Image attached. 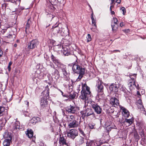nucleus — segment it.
<instances>
[{"label": "nucleus", "instance_id": "37", "mask_svg": "<svg viewBox=\"0 0 146 146\" xmlns=\"http://www.w3.org/2000/svg\"><path fill=\"white\" fill-rule=\"evenodd\" d=\"M10 29V28H7V29H2L1 31V32L3 35H4L5 34V33L6 32L7 33L8 29Z\"/></svg>", "mask_w": 146, "mask_h": 146}, {"label": "nucleus", "instance_id": "63", "mask_svg": "<svg viewBox=\"0 0 146 146\" xmlns=\"http://www.w3.org/2000/svg\"><path fill=\"white\" fill-rule=\"evenodd\" d=\"M119 94H115V97L116 98H118L119 97Z\"/></svg>", "mask_w": 146, "mask_h": 146}, {"label": "nucleus", "instance_id": "59", "mask_svg": "<svg viewBox=\"0 0 146 146\" xmlns=\"http://www.w3.org/2000/svg\"><path fill=\"white\" fill-rule=\"evenodd\" d=\"M40 145L41 146H44V143L42 142H41L40 143Z\"/></svg>", "mask_w": 146, "mask_h": 146}, {"label": "nucleus", "instance_id": "18", "mask_svg": "<svg viewBox=\"0 0 146 146\" xmlns=\"http://www.w3.org/2000/svg\"><path fill=\"white\" fill-rule=\"evenodd\" d=\"M41 121V119L39 117H34L31 119L29 123L34 125L36 123L40 122Z\"/></svg>", "mask_w": 146, "mask_h": 146}, {"label": "nucleus", "instance_id": "40", "mask_svg": "<svg viewBox=\"0 0 146 146\" xmlns=\"http://www.w3.org/2000/svg\"><path fill=\"white\" fill-rule=\"evenodd\" d=\"M91 19L92 21V24H94V25L96 27V28H97V26L96 25V21L95 20L94 18V17H91Z\"/></svg>", "mask_w": 146, "mask_h": 146}, {"label": "nucleus", "instance_id": "51", "mask_svg": "<svg viewBox=\"0 0 146 146\" xmlns=\"http://www.w3.org/2000/svg\"><path fill=\"white\" fill-rule=\"evenodd\" d=\"M3 54V52L0 48V57L2 56Z\"/></svg>", "mask_w": 146, "mask_h": 146}, {"label": "nucleus", "instance_id": "19", "mask_svg": "<svg viewBox=\"0 0 146 146\" xmlns=\"http://www.w3.org/2000/svg\"><path fill=\"white\" fill-rule=\"evenodd\" d=\"M62 52L65 56H68L70 54V50L68 46L63 47Z\"/></svg>", "mask_w": 146, "mask_h": 146}, {"label": "nucleus", "instance_id": "44", "mask_svg": "<svg viewBox=\"0 0 146 146\" xmlns=\"http://www.w3.org/2000/svg\"><path fill=\"white\" fill-rule=\"evenodd\" d=\"M134 136L135 138L137 139H139V137L138 134L136 132H134Z\"/></svg>", "mask_w": 146, "mask_h": 146}, {"label": "nucleus", "instance_id": "15", "mask_svg": "<svg viewBox=\"0 0 146 146\" xmlns=\"http://www.w3.org/2000/svg\"><path fill=\"white\" fill-rule=\"evenodd\" d=\"M58 24H56L52 26V32L54 35H57L60 31L61 28L58 27Z\"/></svg>", "mask_w": 146, "mask_h": 146}, {"label": "nucleus", "instance_id": "58", "mask_svg": "<svg viewBox=\"0 0 146 146\" xmlns=\"http://www.w3.org/2000/svg\"><path fill=\"white\" fill-rule=\"evenodd\" d=\"M113 52H120V51L119 50H113Z\"/></svg>", "mask_w": 146, "mask_h": 146}, {"label": "nucleus", "instance_id": "2", "mask_svg": "<svg viewBox=\"0 0 146 146\" xmlns=\"http://www.w3.org/2000/svg\"><path fill=\"white\" fill-rule=\"evenodd\" d=\"M82 89L81 91V95L80 96V99L84 101L85 102L88 99L91 92L90 90V88L86 83L82 84Z\"/></svg>", "mask_w": 146, "mask_h": 146}, {"label": "nucleus", "instance_id": "54", "mask_svg": "<svg viewBox=\"0 0 146 146\" xmlns=\"http://www.w3.org/2000/svg\"><path fill=\"white\" fill-rule=\"evenodd\" d=\"M114 7V5H111L110 7V11H111L112 10V8Z\"/></svg>", "mask_w": 146, "mask_h": 146}, {"label": "nucleus", "instance_id": "3", "mask_svg": "<svg viewBox=\"0 0 146 146\" xmlns=\"http://www.w3.org/2000/svg\"><path fill=\"white\" fill-rule=\"evenodd\" d=\"M72 70L74 73L79 74L76 81L80 80L85 74V69L77 64H74L72 67Z\"/></svg>", "mask_w": 146, "mask_h": 146}, {"label": "nucleus", "instance_id": "64", "mask_svg": "<svg viewBox=\"0 0 146 146\" xmlns=\"http://www.w3.org/2000/svg\"><path fill=\"white\" fill-rule=\"evenodd\" d=\"M12 64V62L11 61L9 63L8 66H11V65Z\"/></svg>", "mask_w": 146, "mask_h": 146}, {"label": "nucleus", "instance_id": "49", "mask_svg": "<svg viewBox=\"0 0 146 146\" xmlns=\"http://www.w3.org/2000/svg\"><path fill=\"white\" fill-rule=\"evenodd\" d=\"M23 114L25 115V116H27L29 114V113L27 111H24L23 112Z\"/></svg>", "mask_w": 146, "mask_h": 146}, {"label": "nucleus", "instance_id": "31", "mask_svg": "<svg viewBox=\"0 0 146 146\" xmlns=\"http://www.w3.org/2000/svg\"><path fill=\"white\" fill-rule=\"evenodd\" d=\"M131 80H132V81L133 82V86H135L137 90H139L140 89L139 86L138 84H137V85H136L135 83L136 80L135 79V78H133Z\"/></svg>", "mask_w": 146, "mask_h": 146}, {"label": "nucleus", "instance_id": "21", "mask_svg": "<svg viewBox=\"0 0 146 146\" xmlns=\"http://www.w3.org/2000/svg\"><path fill=\"white\" fill-rule=\"evenodd\" d=\"M109 89L111 91H113L117 92L118 90V87L116 84H112L109 87Z\"/></svg>", "mask_w": 146, "mask_h": 146}, {"label": "nucleus", "instance_id": "46", "mask_svg": "<svg viewBox=\"0 0 146 146\" xmlns=\"http://www.w3.org/2000/svg\"><path fill=\"white\" fill-rule=\"evenodd\" d=\"M113 19L114 23L117 25H118V20L117 19L116 17H115L113 18Z\"/></svg>", "mask_w": 146, "mask_h": 146}, {"label": "nucleus", "instance_id": "24", "mask_svg": "<svg viewBox=\"0 0 146 146\" xmlns=\"http://www.w3.org/2000/svg\"><path fill=\"white\" fill-rule=\"evenodd\" d=\"M50 58L52 61L53 62L56 66L60 62V61L56 58V57L54 56L52 54H51Z\"/></svg>", "mask_w": 146, "mask_h": 146}, {"label": "nucleus", "instance_id": "41", "mask_svg": "<svg viewBox=\"0 0 146 146\" xmlns=\"http://www.w3.org/2000/svg\"><path fill=\"white\" fill-rule=\"evenodd\" d=\"M76 94H74L73 92L71 93V94L69 95L68 97L69 98H70L71 99H74L75 98V97Z\"/></svg>", "mask_w": 146, "mask_h": 146}, {"label": "nucleus", "instance_id": "57", "mask_svg": "<svg viewBox=\"0 0 146 146\" xmlns=\"http://www.w3.org/2000/svg\"><path fill=\"white\" fill-rule=\"evenodd\" d=\"M96 28L95 27V28H91V30L92 31L94 32V31H96Z\"/></svg>", "mask_w": 146, "mask_h": 146}, {"label": "nucleus", "instance_id": "12", "mask_svg": "<svg viewBox=\"0 0 146 146\" xmlns=\"http://www.w3.org/2000/svg\"><path fill=\"white\" fill-rule=\"evenodd\" d=\"M110 103L112 106L115 107L119 105V100L115 97H113L110 99Z\"/></svg>", "mask_w": 146, "mask_h": 146}, {"label": "nucleus", "instance_id": "17", "mask_svg": "<svg viewBox=\"0 0 146 146\" xmlns=\"http://www.w3.org/2000/svg\"><path fill=\"white\" fill-rule=\"evenodd\" d=\"M121 110L122 111V112L123 115L125 118H128L130 115L129 112V111L125 108L120 106Z\"/></svg>", "mask_w": 146, "mask_h": 146}, {"label": "nucleus", "instance_id": "4", "mask_svg": "<svg viewBox=\"0 0 146 146\" xmlns=\"http://www.w3.org/2000/svg\"><path fill=\"white\" fill-rule=\"evenodd\" d=\"M16 36L15 32L13 31L11 29H8V33L5 37L8 39L9 41H13Z\"/></svg>", "mask_w": 146, "mask_h": 146}, {"label": "nucleus", "instance_id": "32", "mask_svg": "<svg viewBox=\"0 0 146 146\" xmlns=\"http://www.w3.org/2000/svg\"><path fill=\"white\" fill-rule=\"evenodd\" d=\"M78 119V118L74 117L73 115H71L70 116L69 120L71 122Z\"/></svg>", "mask_w": 146, "mask_h": 146}, {"label": "nucleus", "instance_id": "42", "mask_svg": "<svg viewBox=\"0 0 146 146\" xmlns=\"http://www.w3.org/2000/svg\"><path fill=\"white\" fill-rule=\"evenodd\" d=\"M139 109H140L141 110L144 111L145 110V109L144 108V106L143 105V104H141L140 105H137Z\"/></svg>", "mask_w": 146, "mask_h": 146}, {"label": "nucleus", "instance_id": "27", "mask_svg": "<svg viewBox=\"0 0 146 146\" xmlns=\"http://www.w3.org/2000/svg\"><path fill=\"white\" fill-rule=\"evenodd\" d=\"M4 2H11L17 4V3H20L21 0H3Z\"/></svg>", "mask_w": 146, "mask_h": 146}, {"label": "nucleus", "instance_id": "60", "mask_svg": "<svg viewBox=\"0 0 146 146\" xmlns=\"http://www.w3.org/2000/svg\"><path fill=\"white\" fill-rule=\"evenodd\" d=\"M7 68H8V71H9V72H10V71H11V66H8Z\"/></svg>", "mask_w": 146, "mask_h": 146}, {"label": "nucleus", "instance_id": "55", "mask_svg": "<svg viewBox=\"0 0 146 146\" xmlns=\"http://www.w3.org/2000/svg\"><path fill=\"white\" fill-rule=\"evenodd\" d=\"M123 31L125 33H128L129 31V29H125L124 30H123Z\"/></svg>", "mask_w": 146, "mask_h": 146}, {"label": "nucleus", "instance_id": "22", "mask_svg": "<svg viewBox=\"0 0 146 146\" xmlns=\"http://www.w3.org/2000/svg\"><path fill=\"white\" fill-rule=\"evenodd\" d=\"M62 72L63 74V77L65 80L67 81H68L70 79L69 76V74L67 72L66 68L62 71Z\"/></svg>", "mask_w": 146, "mask_h": 146}, {"label": "nucleus", "instance_id": "50", "mask_svg": "<svg viewBox=\"0 0 146 146\" xmlns=\"http://www.w3.org/2000/svg\"><path fill=\"white\" fill-rule=\"evenodd\" d=\"M115 4V0H111V3H110L111 5H114Z\"/></svg>", "mask_w": 146, "mask_h": 146}, {"label": "nucleus", "instance_id": "34", "mask_svg": "<svg viewBox=\"0 0 146 146\" xmlns=\"http://www.w3.org/2000/svg\"><path fill=\"white\" fill-rule=\"evenodd\" d=\"M30 25H26L25 28V31L26 34H29L30 33L29 31V29L30 27Z\"/></svg>", "mask_w": 146, "mask_h": 146}, {"label": "nucleus", "instance_id": "61", "mask_svg": "<svg viewBox=\"0 0 146 146\" xmlns=\"http://www.w3.org/2000/svg\"><path fill=\"white\" fill-rule=\"evenodd\" d=\"M90 128L91 129H92L94 128V126L93 125H89Z\"/></svg>", "mask_w": 146, "mask_h": 146}, {"label": "nucleus", "instance_id": "52", "mask_svg": "<svg viewBox=\"0 0 146 146\" xmlns=\"http://www.w3.org/2000/svg\"><path fill=\"white\" fill-rule=\"evenodd\" d=\"M124 26V23L123 22H121L120 24V26L122 27L123 26Z\"/></svg>", "mask_w": 146, "mask_h": 146}, {"label": "nucleus", "instance_id": "1", "mask_svg": "<svg viewBox=\"0 0 146 146\" xmlns=\"http://www.w3.org/2000/svg\"><path fill=\"white\" fill-rule=\"evenodd\" d=\"M45 90L42 92L40 96L41 100H40V105L42 108H44L48 106L47 99L49 98V88L48 85L46 86Z\"/></svg>", "mask_w": 146, "mask_h": 146}, {"label": "nucleus", "instance_id": "56", "mask_svg": "<svg viewBox=\"0 0 146 146\" xmlns=\"http://www.w3.org/2000/svg\"><path fill=\"white\" fill-rule=\"evenodd\" d=\"M121 0H117L115 2L118 3V4H120L121 3Z\"/></svg>", "mask_w": 146, "mask_h": 146}, {"label": "nucleus", "instance_id": "10", "mask_svg": "<svg viewBox=\"0 0 146 146\" xmlns=\"http://www.w3.org/2000/svg\"><path fill=\"white\" fill-rule=\"evenodd\" d=\"M80 120L79 118L70 122L68 126L69 128L77 127L80 125Z\"/></svg>", "mask_w": 146, "mask_h": 146}, {"label": "nucleus", "instance_id": "23", "mask_svg": "<svg viewBox=\"0 0 146 146\" xmlns=\"http://www.w3.org/2000/svg\"><path fill=\"white\" fill-rule=\"evenodd\" d=\"M86 143V146H98V145L96 141L94 140L91 141L89 142L87 141Z\"/></svg>", "mask_w": 146, "mask_h": 146}, {"label": "nucleus", "instance_id": "14", "mask_svg": "<svg viewBox=\"0 0 146 146\" xmlns=\"http://www.w3.org/2000/svg\"><path fill=\"white\" fill-rule=\"evenodd\" d=\"M12 137L9 134L7 135V137L4 140L3 144L4 146H9L10 143L11 142Z\"/></svg>", "mask_w": 146, "mask_h": 146}, {"label": "nucleus", "instance_id": "39", "mask_svg": "<svg viewBox=\"0 0 146 146\" xmlns=\"http://www.w3.org/2000/svg\"><path fill=\"white\" fill-rule=\"evenodd\" d=\"M78 130L79 131V132L84 137H85L86 136V135L84 133V132L83 131V130L80 128H78Z\"/></svg>", "mask_w": 146, "mask_h": 146}, {"label": "nucleus", "instance_id": "30", "mask_svg": "<svg viewBox=\"0 0 146 146\" xmlns=\"http://www.w3.org/2000/svg\"><path fill=\"white\" fill-rule=\"evenodd\" d=\"M129 83L128 84V85L129 87V88L131 90H132L134 89V88L133 87V82L132 81L131 82V80H129Z\"/></svg>", "mask_w": 146, "mask_h": 146}, {"label": "nucleus", "instance_id": "29", "mask_svg": "<svg viewBox=\"0 0 146 146\" xmlns=\"http://www.w3.org/2000/svg\"><path fill=\"white\" fill-rule=\"evenodd\" d=\"M133 119L132 118L130 119H126L123 122L124 123H128L129 125L131 124L133 122Z\"/></svg>", "mask_w": 146, "mask_h": 146}, {"label": "nucleus", "instance_id": "48", "mask_svg": "<svg viewBox=\"0 0 146 146\" xmlns=\"http://www.w3.org/2000/svg\"><path fill=\"white\" fill-rule=\"evenodd\" d=\"M137 104L138 105H140L141 104H143V103L142 102V100L141 99H139V100H137Z\"/></svg>", "mask_w": 146, "mask_h": 146}, {"label": "nucleus", "instance_id": "47", "mask_svg": "<svg viewBox=\"0 0 146 146\" xmlns=\"http://www.w3.org/2000/svg\"><path fill=\"white\" fill-rule=\"evenodd\" d=\"M30 19H31L30 18H29L28 19V20L27 21V23H26V25H30L31 24V21Z\"/></svg>", "mask_w": 146, "mask_h": 146}, {"label": "nucleus", "instance_id": "43", "mask_svg": "<svg viewBox=\"0 0 146 146\" xmlns=\"http://www.w3.org/2000/svg\"><path fill=\"white\" fill-rule=\"evenodd\" d=\"M86 38L88 42H90L92 40V38L90 34H88Z\"/></svg>", "mask_w": 146, "mask_h": 146}, {"label": "nucleus", "instance_id": "9", "mask_svg": "<svg viewBox=\"0 0 146 146\" xmlns=\"http://www.w3.org/2000/svg\"><path fill=\"white\" fill-rule=\"evenodd\" d=\"M75 141L76 146H80L85 143V138L81 136H78L76 139Z\"/></svg>", "mask_w": 146, "mask_h": 146}, {"label": "nucleus", "instance_id": "35", "mask_svg": "<svg viewBox=\"0 0 146 146\" xmlns=\"http://www.w3.org/2000/svg\"><path fill=\"white\" fill-rule=\"evenodd\" d=\"M22 11L21 9L20 8H18L16 9V10L15 11H13V12H15V14L18 15H19L21 13V12Z\"/></svg>", "mask_w": 146, "mask_h": 146}, {"label": "nucleus", "instance_id": "36", "mask_svg": "<svg viewBox=\"0 0 146 146\" xmlns=\"http://www.w3.org/2000/svg\"><path fill=\"white\" fill-rule=\"evenodd\" d=\"M5 109V107L3 106H0V116L3 115V112Z\"/></svg>", "mask_w": 146, "mask_h": 146}, {"label": "nucleus", "instance_id": "25", "mask_svg": "<svg viewBox=\"0 0 146 146\" xmlns=\"http://www.w3.org/2000/svg\"><path fill=\"white\" fill-rule=\"evenodd\" d=\"M26 134L29 138H31L33 136V132L32 129H28L27 131Z\"/></svg>", "mask_w": 146, "mask_h": 146}, {"label": "nucleus", "instance_id": "33", "mask_svg": "<svg viewBox=\"0 0 146 146\" xmlns=\"http://www.w3.org/2000/svg\"><path fill=\"white\" fill-rule=\"evenodd\" d=\"M112 30L113 32L115 33L118 30V26L115 25H111Z\"/></svg>", "mask_w": 146, "mask_h": 146}, {"label": "nucleus", "instance_id": "8", "mask_svg": "<svg viewBox=\"0 0 146 146\" xmlns=\"http://www.w3.org/2000/svg\"><path fill=\"white\" fill-rule=\"evenodd\" d=\"M92 108L98 114H100L102 111V108L96 103L92 101L91 102Z\"/></svg>", "mask_w": 146, "mask_h": 146}, {"label": "nucleus", "instance_id": "16", "mask_svg": "<svg viewBox=\"0 0 146 146\" xmlns=\"http://www.w3.org/2000/svg\"><path fill=\"white\" fill-rule=\"evenodd\" d=\"M59 143L61 145L68 146V143L67 142L66 139L63 136H61V135H60L59 139Z\"/></svg>", "mask_w": 146, "mask_h": 146}, {"label": "nucleus", "instance_id": "26", "mask_svg": "<svg viewBox=\"0 0 146 146\" xmlns=\"http://www.w3.org/2000/svg\"><path fill=\"white\" fill-rule=\"evenodd\" d=\"M56 66L57 67H58V69H61L62 71L65 70L66 68V66L63 64L61 62H60Z\"/></svg>", "mask_w": 146, "mask_h": 146}, {"label": "nucleus", "instance_id": "45", "mask_svg": "<svg viewBox=\"0 0 146 146\" xmlns=\"http://www.w3.org/2000/svg\"><path fill=\"white\" fill-rule=\"evenodd\" d=\"M120 9L122 11L123 14L124 15L126 12V10L125 8L124 7H122Z\"/></svg>", "mask_w": 146, "mask_h": 146}, {"label": "nucleus", "instance_id": "62", "mask_svg": "<svg viewBox=\"0 0 146 146\" xmlns=\"http://www.w3.org/2000/svg\"><path fill=\"white\" fill-rule=\"evenodd\" d=\"M137 94L139 96H141V95L140 94V93L139 92V91H137Z\"/></svg>", "mask_w": 146, "mask_h": 146}, {"label": "nucleus", "instance_id": "5", "mask_svg": "<svg viewBox=\"0 0 146 146\" xmlns=\"http://www.w3.org/2000/svg\"><path fill=\"white\" fill-rule=\"evenodd\" d=\"M81 113L82 114V118H84L86 117H88L90 115H92L94 117L95 116V114L92 110L90 108H87L85 110L81 111Z\"/></svg>", "mask_w": 146, "mask_h": 146}, {"label": "nucleus", "instance_id": "13", "mask_svg": "<svg viewBox=\"0 0 146 146\" xmlns=\"http://www.w3.org/2000/svg\"><path fill=\"white\" fill-rule=\"evenodd\" d=\"M76 108L71 105L67 106L66 108V110L69 113L74 114L76 111Z\"/></svg>", "mask_w": 146, "mask_h": 146}, {"label": "nucleus", "instance_id": "38", "mask_svg": "<svg viewBox=\"0 0 146 146\" xmlns=\"http://www.w3.org/2000/svg\"><path fill=\"white\" fill-rule=\"evenodd\" d=\"M47 16L48 17L50 18V19H52L55 16L54 15H52V13H48V14H47Z\"/></svg>", "mask_w": 146, "mask_h": 146}, {"label": "nucleus", "instance_id": "20", "mask_svg": "<svg viewBox=\"0 0 146 146\" xmlns=\"http://www.w3.org/2000/svg\"><path fill=\"white\" fill-rule=\"evenodd\" d=\"M20 123L18 121H16L14 124L13 129V131H19L20 128Z\"/></svg>", "mask_w": 146, "mask_h": 146}, {"label": "nucleus", "instance_id": "7", "mask_svg": "<svg viewBox=\"0 0 146 146\" xmlns=\"http://www.w3.org/2000/svg\"><path fill=\"white\" fill-rule=\"evenodd\" d=\"M97 83L96 85V87L97 88V90L98 92L100 93L101 95L103 94L104 86L102 84L103 82L102 80L98 79V80L97 81Z\"/></svg>", "mask_w": 146, "mask_h": 146}, {"label": "nucleus", "instance_id": "53", "mask_svg": "<svg viewBox=\"0 0 146 146\" xmlns=\"http://www.w3.org/2000/svg\"><path fill=\"white\" fill-rule=\"evenodd\" d=\"M25 104L27 106H29V102L27 101H25Z\"/></svg>", "mask_w": 146, "mask_h": 146}, {"label": "nucleus", "instance_id": "11", "mask_svg": "<svg viewBox=\"0 0 146 146\" xmlns=\"http://www.w3.org/2000/svg\"><path fill=\"white\" fill-rule=\"evenodd\" d=\"M68 137L74 139L78 135L77 131L75 129H72L70 130L67 132Z\"/></svg>", "mask_w": 146, "mask_h": 146}, {"label": "nucleus", "instance_id": "6", "mask_svg": "<svg viewBox=\"0 0 146 146\" xmlns=\"http://www.w3.org/2000/svg\"><path fill=\"white\" fill-rule=\"evenodd\" d=\"M39 44V42L37 39H33L28 43L27 48L29 50L33 49L36 48Z\"/></svg>", "mask_w": 146, "mask_h": 146}, {"label": "nucleus", "instance_id": "28", "mask_svg": "<svg viewBox=\"0 0 146 146\" xmlns=\"http://www.w3.org/2000/svg\"><path fill=\"white\" fill-rule=\"evenodd\" d=\"M107 123H106L105 124L104 126H105V127L106 128V129L107 131H111V129H112L115 128V127H116V126H114V127H112L111 126H109V125H107L106 124Z\"/></svg>", "mask_w": 146, "mask_h": 146}]
</instances>
